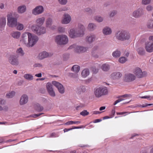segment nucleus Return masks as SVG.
Wrapping results in <instances>:
<instances>
[{
    "instance_id": "338daca9",
    "label": "nucleus",
    "mask_w": 153,
    "mask_h": 153,
    "mask_svg": "<svg viewBox=\"0 0 153 153\" xmlns=\"http://www.w3.org/2000/svg\"><path fill=\"white\" fill-rule=\"evenodd\" d=\"M145 105H143L142 106H141L142 107H146L148 106H150L153 105V104H148L146 103L145 104Z\"/></svg>"
},
{
    "instance_id": "ea45409f",
    "label": "nucleus",
    "mask_w": 153,
    "mask_h": 153,
    "mask_svg": "<svg viewBox=\"0 0 153 153\" xmlns=\"http://www.w3.org/2000/svg\"><path fill=\"white\" fill-rule=\"evenodd\" d=\"M117 11L116 10H113L110 12L109 13V17L110 18L114 16L117 14Z\"/></svg>"
},
{
    "instance_id": "4be33fe9",
    "label": "nucleus",
    "mask_w": 153,
    "mask_h": 153,
    "mask_svg": "<svg viewBox=\"0 0 153 153\" xmlns=\"http://www.w3.org/2000/svg\"><path fill=\"white\" fill-rule=\"evenodd\" d=\"M96 39V36L95 35L91 34L87 36L85 38V41L89 43H91L94 42Z\"/></svg>"
},
{
    "instance_id": "37998d69",
    "label": "nucleus",
    "mask_w": 153,
    "mask_h": 153,
    "mask_svg": "<svg viewBox=\"0 0 153 153\" xmlns=\"http://www.w3.org/2000/svg\"><path fill=\"white\" fill-rule=\"evenodd\" d=\"M77 90L79 92H84L85 91L86 89L85 86H81L78 88Z\"/></svg>"
},
{
    "instance_id": "7ed1b4c3",
    "label": "nucleus",
    "mask_w": 153,
    "mask_h": 153,
    "mask_svg": "<svg viewBox=\"0 0 153 153\" xmlns=\"http://www.w3.org/2000/svg\"><path fill=\"white\" fill-rule=\"evenodd\" d=\"M32 30L38 36L43 35L46 33V28L43 26L33 25L31 27Z\"/></svg>"
},
{
    "instance_id": "774afa93",
    "label": "nucleus",
    "mask_w": 153,
    "mask_h": 153,
    "mask_svg": "<svg viewBox=\"0 0 153 153\" xmlns=\"http://www.w3.org/2000/svg\"><path fill=\"white\" fill-rule=\"evenodd\" d=\"M35 76L38 77H41L42 76V74L41 73H39L38 74H36L35 75Z\"/></svg>"
},
{
    "instance_id": "a18cd8bd",
    "label": "nucleus",
    "mask_w": 153,
    "mask_h": 153,
    "mask_svg": "<svg viewBox=\"0 0 153 153\" xmlns=\"http://www.w3.org/2000/svg\"><path fill=\"white\" fill-rule=\"evenodd\" d=\"M49 95L52 97H54L56 96V94L53 89L48 92Z\"/></svg>"
},
{
    "instance_id": "f8f14e48",
    "label": "nucleus",
    "mask_w": 153,
    "mask_h": 153,
    "mask_svg": "<svg viewBox=\"0 0 153 153\" xmlns=\"http://www.w3.org/2000/svg\"><path fill=\"white\" fill-rule=\"evenodd\" d=\"M53 22V19L51 18H48L46 19L45 22L46 27L51 30L56 29V26L54 25H52Z\"/></svg>"
},
{
    "instance_id": "79ce46f5",
    "label": "nucleus",
    "mask_w": 153,
    "mask_h": 153,
    "mask_svg": "<svg viewBox=\"0 0 153 153\" xmlns=\"http://www.w3.org/2000/svg\"><path fill=\"white\" fill-rule=\"evenodd\" d=\"M94 20L99 22H100L102 21L103 19L100 16H96L94 17Z\"/></svg>"
},
{
    "instance_id": "680f3d73",
    "label": "nucleus",
    "mask_w": 153,
    "mask_h": 153,
    "mask_svg": "<svg viewBox=\"0 0 153 153\" xmlns=\"http://www.w3.org/2000/svg\"><path fill=\"white\" fill-rule=\"evenodd\" d=\"M102 120L101 119H97L95 120L93 122L94 123H98L101 122L102 121Z\"/></svg>"
},
{
    "instance_id": "4c0bfd02",
    "label": "nucleus",
    "mask_w": 153,
    "mask_h": 153,
    "mask_svg": "<svg viewBox=\"0 0 153 153\" xmlns=\"http://www.w3.org/2000/svg\"><path fill=\"white\" fill-rule=\"evenodd\" d=\"M147 27L149 29L153 28V20H150L147 24Z\"/></svg>"
},
{
    "instance_id": "2f4dec72",
    "label": "nucleus",
    "mask_w": 153,
    "mask_h": 153,
    "mask_svg": "<svg viewBox=\"0 0 153 153\" xmlns=\"http://www.w3.org/2000/svg\"><path fill=\"white\" fill-rule=\"evenodd\" d=\"M24 77L25 79L29 80L31 81L33 80V76L30 74H26L24 75Z\"/></svg>"
},
{
    "instance_id": "c03bdc74",
    "label": "nucleus",
    "mask_w": 153,
    "mask_h": 153,
    "mask_svg": "<svg viewBox=\"0 0 153 153\" xmlns=\"http://www.w3.org/2000/svg\"><path fill=\"white\" fill-rule=\"evenodd\" d=\"M127 59L125 57L122 56L119 59V62L121 63H124L127 61Z\"/></svg>"
},
{
    "instance_id": "f03ea898",
    "label": "nucleus",
    "mask_w": 153,
    "mask_h": 153,
    "mask_svg": "<svg viewBox=\"0 0 153 153\" xmlns=\"http://www.w3.org/2000/svg\"><path fill=\"white\" fill-rule=\"evenodd\" d=\"M115 37L119 41H128L130 39L131 34L128 31L126 30L117 31L115 33Z\"/></svg>"
},
{
    "instance_id": "13d9d810",
    "label": "nucleus",
    "mask_w": 153,
    "mask_h": 153,
    "mask_svg": "<svg viewBox=\"0 0 153 153\" xmlns=\"http://www.w3.org/2000/svg\"><path fill=\"white\" fill-rule=\"evenodd\" d=\"M33 66L34 67H42V65L40 63H36Z\"/></svg>"
},
{
    "instance_id": "b1692460",
    "label": "nucleus",
    "mask_w": 153,
    "mask_h": 153,
    "mask_svg": "<svg viewBox=\"0 0 153 153\" xmlns=\"http://www.w3.org/2000/svg\"><path fill=\"white\" fill-rule=\"evenodd\" d=\"M17 12L20 14L25 13L26 10V7L25 5H23L19 6L17 8Z\"/></svg>"
},
{
    "instance_id": "6e6552de",
    "label": "nucleus",
    "mask_w": 153,
    "mask_h": 153,
    "mask_svg": "<svg viewBox=\"0 0 153 153\" xmlns=\"http://www.w3.org/2000/svg\"><path fill=\"white\" fill-rule=\"evenodd\" d=\"M134 73L136 76L139 78L145 77L147 75V72L146 71H142L140 68L138 67L134 69Z\"/></svg>"
},
{
    "instance_id": "3c124183",
    "label": "nucleus",
    "mask_w": 153,
    "mask_h": 153,
    "mask_svg": "<svg viewBox=\"0 0 153 153\" xmlns=\"http://www.w3.org/2000/svg\"><path fill=\"white\" fill-rule=\"evenodd\" d=\"M146 9L147 11H151L152 10L153 7L151 5H148L146 7Z\"/></svg>"
},
{
    "instance_id": "4468645a",
    "label": "nucleus",
    "mask_w": 153,
    "mask_h": 153,
    "mask_svg": "<svg viewBox=\"0 0 153 153\" xmlns=\"http://www.w3.org/2000/svg\"><path fill=\"white\" fill-rule=\"evenodd\" d=\"M44 7L42 5L36 6L32 10V13L34 15H37L42 14L44 11Z\"/></svg>"
},
{
    "instance_id": "f257e3e1",
    "label": "nucleus",
    "mask_w": 153,
    "mask_h": 153,
    "mask_svg": "<svg viewBox=\"0 0 153 153\" xmlns=\"http://www.w3.org/2000/svg\"><path fill=\"white\" fill-rule=\"evenodd\" d=\"M85 27L81 24H78L77 28H71L68 30V35L71 38L75 39L83 36L85 34Z\"/></svg>"
},
{
    "instance_id": "9b49d317",
    "label": "nucleus",
    "mask_w": 153,
    "mask_h": 153,
    "mask_svg": "<svg viewBox=\"0 0 153 153\" xmlns=\"http://www.w3.org/2000/svg\"><path fill=\"white\" fill-rule=\"evenodd\" d=\"M8 61L11 65L14 66H17L19 64L18 57L14 55L10 56L8 58Z\"/></svg>"
},
{
    "instance_id": "cd10ccee",
    "label": "nucleus",
    "mask_w": 153,
    "mask_h": 153,
    "mask_svg": "<svg viewBox=\"0 0 153 153\" xmlns=\"http://www.w3.org/2000/svg\"><path fill=\"white\" fill-rule=\"evenodd\" d=\"M89 70L86 68L82 70L81 73V75L83 77L86 78L89 75Z\"/></svg>"
},
{
    "instance_id": "0e129e2a",
    "label": "nucleus",
    "mask_w": 153,
    "mask_h": 153,
    "mask_svg": "<svg viewBox=\"0 0 153 153\" xmlns=\"http://www.w3.org/2000/svg\"><path fill=\"white\" fill-rule=\"evenodd\" d=\"M151 97L150 96H142L140 97L142 99H148L149 98Z\"/></svg>"
},
{
    "instance_id": "5fc2aeb1",
    "label": "nucleus",
    "mask_w": 153,
    "mask_h": 153,
    "mask_svg": "<svg viewBox=\"0 0 153 153\" xmlns=\"http://www.w3.org/2000/svg\"><path fill=\"white\" fill-rule=\"evenodd\" d=\"M92 70L93 73L94 74H96L98 72V71L97 69L96 68L94 67L92 68Z\"/></svg>"
},
{
    "instance_id": "473e14b6",
    "label": "nucleus",
    "mask_w": 153,
    "mask_h": 153,
    "mask_svg": "<svg viewBox=\"0 0 153 153\" xmlns=\"http://www.w3.org/2000/svg\"><path fill=\"white\" fill-rule=\"evenodd\" d=\"M80 70L79 66L77 65H74L72 67L71 70L73 72L77 73Z\"/></svg>"
},
{
    "instance_id": "9d476101",
    "label": "nucleus",
    "mask_w": 153,
    "mask_h": 153,
    "mask_svg": "<svg viewBox=\"0 0 153 153\" xmlns=\"http://www.w3.org/2000/svg\"><path fill=\"white\" fill-rule=\"evenodd\" d=\"M105 87L104 86H101L95 89L94 94L97 97H100L105 94Z\"/></svg>"
},
{
    "instance_id": "412c9836",
    "label": "nucleus",
    "mask_w": 153,
    "mask_h": 153,
    "mask_svg": "<svg viewBox=\"0 0 153 153\" xmlns=\"http://www.w3.org/2000/svg\"><path fill=\"white\" fill-rule=\"evenodd\" d=\"M45 18L44 17L37 18L35 21L36 25L42 26L44 23Z\"/></svg>"
},
{
    "instance_id": "7c9ffc66",
    "label": "nucleus",
    "mask_w": 153,
    "mask_h": 153,
    "mask_svg": "<svg viewBox=\"0 0 153 153\" xmlns=\"http://www.w3.org/2000/svg\"><path fill=\"white\" fill-rule=\"evenodd\" d=\"M16 93L14 91H12L7 93L6 95V97L7 98H11L13 97Z\"/></svg>"
},
{
    "instance_id": "f704fd0d",
    "label": "nucleus",
    "mask_w": 153,
    "mask_h": 153,
    "mask_svg": "<svg viewBox=\"0 0 153 153\" xmlns=\"http://www.w3.org/2000/svg\"><path fill=\"white\" fill-rule=\"evenodd\" d=\"M16 26V29L19 30H22L24 28L23 25L19 22H17V24Z\"/></svg>"
},
{
    "instance_id": "69168bd1",
    "label": "nucleus",
    "mask_w": 153,
    "mask_h": 153,
    "mask_svg": "<svg viewBox=\"0 0 153 153\" xmlns=\"http://www.w3.org/2000/svg\"><path fill=\"white\" fill-rule=\"evenodd\" d=\"M110 68V66L108 64H106V71L109 70Z\"/></svg>"
},
{
    "instance_id": "20e7f679",
    "label": "nucleus",
    "mask_w": 153,
    "mask_h": 153,
    "mask_svg": "<svg viewBox=\"0 0 153 153\" xmlns=\"http://www.w3.org/2000/svg\"><path fill=\"white\" fill-rule=\"evenodd\" d=\"M55 41L59 45H65L68 43V38L67 36L65 35H59L56 36Z\"/></svg>"
},
{
    "instance_id": "6ab92c4d",
    "label": "nucleus",
    "mask_w": 153,
    "mask_h": 153,
    "mask_svg": "<svg viewBox=\"0 0 153 153\" xmlns=\"http://www.w3.org/2000/svg\"><path fill=\"white\" fill-rule=\"evenodd\" d=\"M28 97L25 94L22 95L21 97L19 100V104L21 105H23L26 104L28 101Z\"/></svg>"
},
{
    "instance_id": "de8ad7c7",
    "label": "nucleus",
    "mask_w": 153,
    "mask_h": 153,
    "mask_svg": "<svg viewBox=\"0 0 153 153\" xmlns=\"http://www.w3.org/2000/svg\"><path fill=\"white\" fill-rule=\"evenodd\" d=\"M68 75L70 77L74 78H77L78 77V75L77 74H74L72 73H69Z\"/></svg>"
},
{
    "instance_id": "8fccbe9b",
    "label": "nucleus",
    "mask_w": 153,
    "mask_h": 153,
    "mask_svg": "<svg viewBox=\"0 0 153 153\" xmlns=\"http://www.w3.org/2000/svg\"><path fill=\"white\" fill-rule=\"evenodd\" d=\"M151 0H142V3L143 4L147 5L149 4Z\"/></svg>"
},
{
    "instance_id": "72a5a7b5",
    "label": "nucleus",
    "mask_w": 153,
    "mask_h": 153,
    "mask_svg": "<svg viewBox=\"0 0 153 153\" xmlns=\"http://www.w3.org/2000/svg\"><path fill=\"white\" fill-rule=\"evenodd\" d=\"M137 51L138 54L140 55H144L145 54V51L143 48H140L137 49Z\"/></svg>"
},
{
    "instance_id": "2eb2a0df",
    "label": "nucleus",
    "mask_w": 153,
    "mask_h": 153,
    "mask_svg": "<svg viewBox=\"0 0 153 153\" xmlns=\"http://www.w3.org/2000/svg\"><path fill=\"white\" fill-rule=\"evenodd\" d=\"M144 14L143 9L142 7L139 8L133 13V16L135 18H139Z\"/></svg>"
},
{
    "instance_id": "0eeeda50",
    "label": "nucleus",
    "mask_w": 153,
    "mask_h": 153,
    "mask_svg": "<svg viewBox=\"0 0 153 153\" xmlns=\"http://www.w3.org/2000/svg\"><path fill=\"white\" fill-rule=\"evenodd\" d=\"M70 49H73L76 52L83 53L86 52L88 50V48L83 46L75 44L71 45L68 48Z\"/></svg>"
},
{
    "instance_id": "603ef678",
    "label": "nucleus",
    "mask_w": 153,
    "mask_h": 153,
    "mask_svg": "<svg viewBox=\"0 0 153 153\" xmlns=\"http://www.w3.org/2000/svg\"><path fill=\"white\" fill-rule=\"evenodd\" d=\"M125 99H123L122 98H120L119 99L117 100H116L114 103L113 105H116V104H117L118 103L120 102L123 101L125 100Z\"/></svg>"
},
{
    "instance_id": "c756f323",
    "label": "nucleus",
    "mask_w": 153,
    "mask_h": 153,
    "mask_svg": "<svg viewBox=\"0 0 153 153\" xmlns=\"http://www.w3.org/2000/svg\"><path fill=\"white\" fill-rule=\"evenodd\" d=\"M6 23V18L3 17L0 18V26L4 27Z\"/></svg>"
},
{
    "instance_id": "bf43d9fd",
    "label": "nucleus",
    "mask_w": 153,
    "mask_h": 153,
    "mask_svg": "<svg viewBox=\"0 0 153 153\" xmlns=\"http://www.w3.org/2000/svg\"><path fill=\"white\" fill-rule=\"evenodd\" d=\"M5 102V101L4 99L2 98H0V104L4 105Z\"/></svg>"
},
{
    "instance_id": "4d7b16f0",
    "label": "nucleus",
    "mask_w": 153,
    "mask_h": 153,
    "mask_svg": "<svg viewBox=\"0 0 153 153\" xmlns=\"http://www.w3.org/2000/svg\"><path fill=\"white\" fill-rule=\"evenodd\" d=\"M130 95H129V94H124V95H122L121 96L118 97L117 98H120L121 97H124V98L129 97Z\"/></svg>"
},
{
    "instance_id": "423d86ee",
    "label": "nucleus",
    "mask_w": 153,
    "mask_h": 153,
    "mask_svg": "<svg viewBox=\"0 0 153 153\" xmlns=\"http://www.w3.org/2000/svg\"><path fill=\"white\" fill-rule=\"evenodd\" d=\"M7 25L10 27H13L16 26L17 24V20L16 18L13 17L11 13H9L7 15Z\"/></svg>"
},
{
    "instance_id": "864d4df0",
    "label": "nucleus",
    "mask_w": 153,
    "mask_h": 153,
    "mask_svg": "<svg viewBox=\"0 0 153 153\" xmlns=\"http://www.w3.org/2000/svg\"><path fill=\"white\" fill-rule=\"evenodd\" d=\"M58 29L59 31L61 33L64 32L65 31V29L64 28L61 27H59L58 28Z\"/></svg>"
},
{
    "instance_id": "ddd939ff",
    "label": "nucleus",
    "mask_w": 153,
    "mask_h": 153,
    "mask_svg": "<svg viewBox=\"0 0 153 153\" xmlns=\"http://www.w3.org/2000/svg\"><path fill=\"white\" fill-rule=\"evenodd\" d=\"M52 83L57 88L59 93L61 94H63L64 93L65 88L61 83L55 81H52Z\"/></svg>"
},
{
    "instance_id": "a211bd4d",
    "label": "nucleus",
    "mask_w": 153,
    "mask_h": 153,
    "mask_svg": "<svg viewBox=\"0 0 153 153\" xmlns=\"http://www.w3.org/2000/svg\"><path fill=\"white\" fill-rule=\"evenodd\" d=\"M122 76V74L119 71H115L112 73L111 75V78L113 80H118Z\"/></svg>"
},
{
    "instance_id": "aec40b11",
    "label": "nucleus",
    "mask_w": 153,
    "mask_h": 153,
    "mask_svg": "<svg viewBox=\"0 0 153 153\" xmlns=\"http://www.w3.org/2000/svg\"><path fill=\"white\" fill-rule=\"evenodd\" d=\"M145 48L146 51L149 52L153 51V43L151 42H146L145 44Z\"/></svg>"
},
{
    "instance_id": "a19ab883",
    "label": "nucleus",
    "mask_w": 153,
    "mask_h": 153,
    "mask_svg": "<svg viewBox=\"0 0 153 153\" xmlns=\"http://www.w3.org/2000/svg\"><path fill=\"white\" fill-rule=\"evenodd\" d=\"M112 33L111 28L108 27H106V35H111Z\"/></svg>"
},
{
    "instance_id": "49530a36",
    "label": "nucleus",
    "mask_w": 153,
    "mask_h": 153,
    "mask_svg": "<svg viewBox=\"0 0 153 153\" xmlns=\"http://www.w3.org/2000/svg\"><path fill=\"white\" fill-rule=\"evenodd\" d=\"M89 114V112L87 111L86 110H84L80 113L81 115L84 117L88 115Z\"/></svg>"
},
{
    "instance_id": "bb28decb",
    "label": "nucleus",
    "mask_w": 153,
    "mask_h": 153,
    "mask_svg": "<svg viewBox=\"0 0 153 153\" xmlns=\"http://www.w3.org/2000/svg\"><path fill=\"white\" fill-rule=\"evenodd\" d=\"M16 53L18 56H24L25 54V53L22 48H17L16 51Z\"/></svg>"
},
{
    "instance_id": "c85d7f7f",
    "label": "nucleus",
    "mask_w": 153,
    "mask_h": 153,
    "mask_svg": "<svg viewBox=\"0 0 153 153\" xmlns=\"http://www.w3.org/2000/svg\"><path fill=\"white\" fill-rule=\"evenodd\" d=\"M34 107L36 110L39 112L42 111L44 109L43 107L38 103L35 104Z\"/></svg>"
},
{
    "instance_id": "58836bf2",
    "label": "nucleus",
    "mask_w": 153,
    "mask_h": 153,
    "mask_svg": "<svg viewBox=\"0 0 153 153\" xmlns=\"http://www.w3.org/2000/svg\"><path fill=\"white\" fill-rule=\"evenodd\" d=\"M81 123L80 121H69L66 123L64 124L66 125H72L74 124H79Z\"/></svg>"
},
{
    "instance_id": "393cba45",
    "label": "nucleus",
    "mask_w": 153,
    "mask_h": 153,
    "mask_svg": "<svg viewBox=\"0 0 153 153\" xmlns=\"http://www.w3.org/2000/svg\"><path fill=\"white\" fill-rule=\"evenodd\" d=\"M21 33L18 31H14L12 32L11 33V36L15 39H18L21 36Z\"/></svg>"
},
{
    "instance_id": "a878e982",
    "label": "nucleus",
    "mask_w": 153,
    "mask_h": 153,
    "mask_svg": "<svg viewBox=\"0 0 153 153\" xmlns=\"http://www.w3.org/2000/svg\"><path fill=\"white\" fill-rule=\"evenodd\" d=\"M96 25L95 24L90 23L88 24L87 28L89 31H93L96 29Z\"/></svg>"
},
{
    "instance_id": "39448f33",
    "label": "nucleus",
    "mask_w": 153,
    "mask_h": 153,
    "mask_svg": "<svg viewBox=\"0 0 153 153\" xmlns=\"http://www.w3.org/2000/svg\"><path fill=\"white\" fill-rule=\"evenodd\" d=\"M38 40L39 38L37 36L30 33L26 47H30L33 46L36 43Z\"/></svg>"
},
{
    "instance_id": "dca6fc26",
    "label": "nucleus",
    "mask_w": 153,
    "mask_h": 153,
    "mask_svg": "<svg viewBox=\"0 0 153 153\" xmlns=\"http://www.w3.org/2000/svg\"><path fill=\"white\" fill-rule=\"evenodd\" d=\"M71 20L70 15L68 13H65L63 16L61 23L63 24H68L70 23Z\"/></svg>"
},
{
    "instance_id": "e433bc0d",
    "label": "nucleus",
    "mask_w": 153,
    "mask_h": 153,
    "mask_svg": "<svg viewBox=\"0 0 153 153\" xmlns=\"http://www.w3.org/2000/svg\"><path fill=\"white\" fill-rule=\"evenodd\" d=\"M120 54L121 52L120 51L116 50L113 53L112 56L115 57H119L120 56Z\"/></svg>"
},
{
    "instance_id": "f3484780",
    "label": "nucleus",
    "mask_w": 153,
    "mask_h": 153,
    "mask_svg": "<svg viewBox=\"0 0 153 153\" xmlns=\"http://www.w3.org/2000/svg\"><path fill=\"white\" fill-rule=\"evenodd\" d=\"M136 79L135 76L133 74H125L124 77V81L130 82L134 81Z\"/></svg>"
},
{
    "instance_id": "1a4fd4ad",
    "label": "nucleus",
    "mask_w": 153,
    "mask_h": 153,
    "mask_svg": "<svg viewBox=\"0 0 153 153\" xmlns=\"http://www.w3.org/2000/svg\"><path fill=\"white\" fill-rule=\"evenodd\" d=\"M30 32H25L21 35L20 41L23 45L26 46L28 42V40Z\"/></svg>"
},
{
    "instance_id": "052dcab7",
    "label": "nucleus",
    "mask_w": 153,
    "mask_h": 153,
    "mask_svg": "<svg viewBox=\"0 0 153 153\" xmlns=\"http://www.w3.org/2000/svg\"><path fill=\"white\" fill-rule=\"evenodd\" d=\"M43 113H40L39 114H34L32 116V117L34 118H36L37 117L40 116L41 115L43 114Z\"/></svg>"
},
{
    "instance_id": "c9c22d12",
    "label": "nucleus",
    "mask_w": 153,
    "mask_h": 153,
    "mask_svg": "<svg viewBox=\"0 0 153 153\" xmlns=\"http://www.w3.org/2000/svg\"><path fill=\"white\" fill-rule=\"evenodd\" d=\"M52 84V83L51 84L50 82H48L47 83L46 86L48 92L53 89Z\"/></svg>"
},
{
    "instance_id": "6e6d98bb",
    "label": "nucleus",
    "mask_w": 153,
    "mask_h": 153,
    "mask_svg": "<svg viewBox=\"0 0 153 153\" xmlns=\"http://www.w3.org/2000/svg\"><path fill=\"white\" fill-rule=\"evenodd\" d=\"M85 12H88L89 13H91L92 12V10L89 8H86L85 9Z\"/></svg>"
},
{
    "instance_id": "5701e85b",
    "label": "nucleus",
    "mask_w": 153,
    "mask_h": 153,
    "mask_svg": "<svg viewBox=\"0 0 153 153\" xmlns=\"http://www.w3.org/2000/svg\"><path fill=\"white\" fill-rule=\"evenodd\" d=\"M49 56V55L48 53L46 51H43L39 54L37 57L39 59H42L48 57Z\"/></svg>"
},
{
    "instance_id": "09e8293b",
    "label": "nucleus",
    "mask_w": 153,
    "mask_h": 153,
    "mask_svg": "<svg viewBox=\"0 0 153 153\" xmlns=\"http://www.w3.org/2000/svg\"><path fill=\"white\" fill-rule=\"evenodd\" d=\"M59 3L62 5H65L68 2L67 0H58Z\"/></svg>"
},
{
    "instance_id": "e2e57ef3",
    "label": "nucleus",
    "mask_w": 153,
    "mask_h": 153,
    "mask_svg": "<svg viewBox=\"0 0 153 153\" xmlns=\"http://www.w3.org/2000/svg\"><path fill=\"white\" fill-rule=\"evenodd\" d=\"M102 112V111H94L93 112V114H101Z\"/></svg>"
}]
</instances>
